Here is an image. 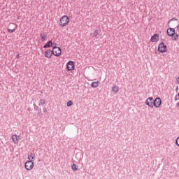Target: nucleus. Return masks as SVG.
<instances>
[{
  "label": "nucleus",
  "mask_w": 179,
  "mask_h": 179,
  "mask_svg": "<svg viewBox=\"0 0 179 179\" xmlns=\"http://www.w3.org/2000/svg\"><path fill=\"white\" fill-rule=\"evenodd\" d=\"M166 34L169 37H171L172 41H177L179 38V34L176 33L174 28H169L166 30Z\"/></svg>",
  "instance_id": "obj_1"
},
{
  "label": "nucleus",
  "mask_w": 179,
  "mask_h": 179,
  "mask_svg": "<svg viewBox=\"0 0 179 179\" xmlns=\"http://www.w3.org/2000/svg\"><path fill=\"white\" fill-rule=\"evenodd\" d=\"M69 18L67 15H64L61 19H60V24L59 25L62 27H66L69 23Z\"/></svg>",
  "instance_id": "obj_2"
},
{
  "label": "nucleus",
  "mask_w": 179,
  "mask_h": 179,
  "mask_svg": "<svg viewBox=\"0 0 179 179\" xmlns=\"http://www.w3.org/2000/svg\"><path fill=\"white\" fill-rule=\"evenodd\" d=\"M157 51L160 53H164L167 52V46L164 42H162L158 45Z\"/></svg>",
  "instance_id": "obj_3"
},
{
  "label": "nucleus",
  "mask_w": 179,
  "mask_h": 179,
  "mask_svg": "<svg viewBox=\"0 0 179 179\" xmlns=\"http://www.w3.org/2000/svg\"><path fill=\"white\" fill-rule=\"evenodd\" d=\"M154 101L155 99L152 96L148 97L145 101V104L148 106L149 108H154Z\"/></svg>",
  "instance_id": "obj_4"
},
{
  "label": "nucleus",
  "mask_w": 179,
  "mask_h": 179,
  "mask_svg": "<svg viewBox=\"0 0 179 179\" xmlns=\"http://www.w3.org/2000/svg\"><path fill=\"white\" fill-rule=\"evenodd\" d=\"M162 103V99L160 97H156L153 101V106L155 108H158Z\"/></svg>",
  "instance_id": "obj_5"
},
{
  "label": "nucleus",
  "mask_w": 179,
  "mask_h": 179,
  "mask_svg": "<svg viewBox=\"0 0 179 179\" xmlns=\"http://www.w3.org/2000/svg\"><path fill=\"white\" fill-rule=\"evenodd\" d=\"M75 69V62L73 60H69L68 63H66V69L69 71H73Z\"/></svg>",
  "instance_id": "obj_6"
},
{
  "label": "nucleus",
  "mask_w": 179,
  "mask_h": 179,
  "mask_svg": "<svg viewBox=\"0 0 179 179\" xmlns=\"http://www.w3.org/2000/svg\"><path fill=\"white\" fill-rule=\"evenodd\" d=\"M34 166V164L32 160H28L25 162V169L28 171L31 170Z\"/></svg>",
  "instance_id": "obj_7"
},
{
  "label": "nucleus",
  "mask_w": 179,
  "mask_h": 179,
  "mask_svg": "<svg viewBox=\"0 0 179 179\" xmlns=\"http://www.w3.org/2000/svg\"><path fill=\"white\" fill-rule=\"evenodd\" d=\"M52 49L55 50L54 55L56 57H59L62 54V49L59 46H53Z\"/></svg>",
  "instance_id": "obj_8"
},
{
  "label": "nucleus",
  "mask_w": 179,
  "mask_h": 179,
  "mask_svg": "<svg viewBox=\"0 0 179 179\" xmlns=\"http://www.w3.org/2000/svg\"><path fill=\"white\" fill-rule=\"evenodd\" d=\"M159 41V35L157 34H155L151 38L150 41L152 43H157Z\"/></svg>",
  "instance_id": "obj_9"
},
{
  "label": "nucleus",
  "mask_w": 179,
  "mask_h": 179,
  "mask_svg": "<svg viewBox=\"0 0 179 179\" xmlns=\"http://www.w3.org/2000/svg\"><path fill=\"white\" fill-rule=\"evenodd\" d=\"M54 45H57L55 43H52V41H49L45 45H44L43 48H50L51 47H54Z\"/></svg>",
  "instance_id": "obj_10"
},
{
  "label": "nucleus",
  "mask_w": 179,
  "mask_h": 179,
  "mask_svg": "<svg viewBox=\"0 0 179 179\" xmlns=\"http://www.w3.org/2000/svg\"><path fill=\"white\" fill-rule=\"evenodd\" d=\"M11 139H13V142H14V143H18L19 139H20V136H17V134H13L11 136Z\"/></svg>",
  "instance_id": "obj_11"
},
{
  "label": "nucleus",
  "mask_w": 179,
  "mask_h": 179,
  "mask_svg": "<svg viewBox=\"0 0 179 179\" xmlns=\"http://www.w3.org/2000/svg\"><path fill=\"white\" fill-rule=\"evenodd\" d=\"M45 57L48 59H50L52 57V53H50V49H48L47 50H45Z\"/></svg>",
  "instance_id": "obj_12"
},
{
  "label": "nucleus",
  "mask_w": 179,
  "mask_h": 179,
  "mask_svg": "<svg viewBox=\"0 0 179 179\" xmlns=\"http://www.w3.org/2000/svg\"><path fill=\"white\" fill-rule=\"evenodd\" d=\"M101 31V30H95L94 31V33H92V34H90V36H92V38H98L97 37V36L99 35V32Z\"/></svg>",
  "instance_id": "obj_13"
},
{
  "label": "nucleus",
  "mask_w": 179,
  "mask_h": 179,
  "mask_svg": "<svg viewBox=\"0 0 179 179\" xmlns=\"http://www.w3.org/2000/svg\"><path fill=\"white\" fill-rule=\"evenodd\" d=\"M28 160L30 161H34L35 160V154H33L32 152H30V154H28Z\"/></svg>",
  "instance_id": "obj_14"
},
{
  "label": "nucleus",
  "mask_w": 179,
  "mask_h": 179,
  "mask_svg": "<svg viewBox=\"0 0 179 179\" xmlns=\"http://www.w3.org/2000/svg\"><path fill=\"white\" fill-rule=\"evenodd\" d=\"M99 83V82L98 80L97 81H94V82L92 83L91 87L92 88L95 89V88L98 87Z\"/></svg>",
  "instance_id": "obj_15"
},
{
  "label": "nucleus",
  "mask_w": 179,
  "mask_h": 179,
  "mask_svg": "<svg viewBox=\"0 0 179 179\" xmlns=\"http://www.w3.org/2000/svg\"><path fill=\"white\" fill-rule=\"evenodd\" d=\"M120 90V88H118V86L115 85L112 87V92H113L115 94L118 93V91Z\"/></svg>",
  "instance_id": "obj_16"
},
{
  "label": "nucleus",
  "mask_w": 179,
  "mask_h": 179,
  "mask_svg": "<svg viewBox=\"0 0 179 179\" xmlns=\"http://www.w3.org/2000/svg\"><path fill=\"white\" fill-rule=\"evenodd\" d=\"M40 37L41 38L42 42H45L47 40V38H46L47 35L45 34H41Z\"/></svg>",
  "instance_id": "obj_17"
},
{
  "label": "nucleus",
  "mask_w": 179,
  "mask_h": 179,
  "mask_svg": "<svg viewBox=\"0 0 179 179\" xmlns=\"http://www.w3.org/2000/svg\"><path fill=\"white\" fill-rule=\"evenodd\" d=\"M46 103L45 99H41L39 102V106H44Z\"/></svg>",
  "instance_id": "obj_18"
},
{
  "label": "nucleus",
  "mask_w": 179,
  "mask_h": 179,
  "mask_svg": "<svg viewBox=\"0 0 179 179\" xmlns=\"http://www.w3.org/2000/svg\"><path fill=\"white\" fill-rule=\"evenodd\" d=\"M71 169H73V171H76L78 169V166L77 164H73L71 165Z\"/></svg>",
  "instance_id": "obj_19"
},
{
  "label": "nucleus",
  "mask_w": 179,
  "mask_h": 179,
  "mask_svg": "<svg viewBox=\"0 0 179 179\" xmlns=\"http://www.w3.org/2000/svg\"><path fill=\"white\" fill-rule=\"evenodd\" d=\"M73 105V102L71 100H69L66 103L67 107H71Z\"/></svg>",
  "instance_id": "obj_20"
},
{
  "label": "nucleus",
  "mask_w": 179,
  "mask_h": 179,
  "mask_svg": "<svg viewBox=\"0 0 179 179\" xmlns=\"http://www.w3.org/2000/svg\"><path fill=\"white\" fill-rule=\"evenodd\" d=\"M34 107L35 111H38L41 110V108L38 106H37L36 103H34Z\"/></svg>",
  "instance_id": "obj_21"
},
{
  "label": "nucleus",
  "mask_w": 179,
  "mask_h": 179,
  "mask_svg": "<svg viewBox=\"0 0 179 179\" xmlns=\"http://www.w3.org/2000/svg\"><path fill=\"white\" fill-rule=\"evenodd\" d=\"M178 20L176 17H173L172 19H171L169 22L168 24H170L171 22L172 21H178Z\"/></svg>",
  "instance_id": "obj_22"
},
{
  "label": "nucleus",
  "mask_w": 179,
  "mask_h": 179,
  "mask_svg": "<svg viewBox=\"0 0 179 179\" xmlns=\"http://www.w3.org/2000/svg\"><path fill=\"white\" fill-rule=\"evenodd\" d=\"M176 145L179 148V137L176 139Z\"/></svg>",
  "instance_id": "obj_23"
},
{
  "label": "nucleus",
  "mask_w": 179,
  "mask_h": 179,
  "mask_svg": "<svg viewBox=\"0 0 179 179\" xmlns=\"http://www.w3.org/2000/svg\"><path fill=\"white\" fill-rule=\"evenodd\" d=\"M15 31H16L15 29H8V31L9 33H13V32H15Z\"/></svg>",
  "instance_id": "obj_24"
},
{
  "label": "nucleus",
  "mask_w": 179,
  "mask_h": 179,
  "mask_svg": "<svg viewBox=\"0 0 179 179\" xmlns=\"http://www.w3.org/2000/svg\"><path fill=\"white\" fill-rule=\"evenodd\" d=\"M50 54H51V57L52 56V55L55 54L54 49H52V50H50Z\"/></svg>",
  "instance_id": "obj_25"
},
{
  "label": "nucleus",
  "mask_w": 179,
  "mask_h": 179,
  "mask_svg": "<svg viewBox=\"0 0 179 179\" xmlns=\"http://www.w3.org/2000/svg\"><path fill=\"white\" fill-rule=\"evenodd\" d=\"M178 94H176V95L175 96V101H177L179 100V98H178Z\"/></svg>",
  "instance_id": "obj_26"
},
{
  "label": "nucleus",
  "mask_w": 179,
  "mask_h": 179,
  "mask_svg": "<svg viewBox=\"0 0 179 179\" xmlns=\"http://www.w3.org/2000/svg\"><path fill=\"white\" fill-rule=\"evenodd\" d=\"M37 112H38V115H41V114L42 113V110H41V108L39 109Z\"/></svg>",
  "instance_id": "obj_27"
},
{
  "label": "nucleus",
  "mask_w": 179,
  "mask_h": 179,
  "mask_svg": "<svg viewBox=\"0 0 179 179\" xmlns=\"http://www.w3.org/2000/svg\"><path fill=\"white\" fill-rule=\"evenodd\" d=\"M179 90V87L178 86H176V89H175V91L176 92H178Z\"/></svg>",
  "instance_id": "obj_28"
},
{
  "label": "nucleus",
  "mask_w": 179,
  "mask_h": 179,
  "mask_svg": "<svg viewBox=\"0 0 179 179\" xmlns=\"http://www.w3.org/2000/svg\"><path fill=\"white\" fill-rule=\"evenodd\" d=\"M176 82H177L178 84H179V76L177 77Z\"/></svg>",
  "instance_id": "obj_29"
},
{
  "label": "nucleus",
  "mask_w": 179,
  "mask_h": 179,
  "mask_svg": "<svg viewBox=\"0 0 179 179\" xmlns=\"http://www.w3.org/2000/svg\"><path fill=\"white\" fill-rule=\"evenodd\" d=\"M43 111H44L45 113H46L47 111H48V110H47V108H43Z\"/></svg>",
  "instance_id": "obj_30"
},
{
  "label": "nucleus",
  "mask_w": 179,
  "mask_h": 179,
  "mask_svg": "<svg viewBox=\"0 0 179 179\" xmlns=\"http://www.w3.org/2000/svg\"><path fill=\"white\" fill-rule=\"evenodd\" d=\"M176 107H177V108H179V101L177 102V103H176Z\"/></svg>",
  "instance_id": "obj_31"
},
{
  "label": "nucleus",
  "mask_w": 179,
  "mask_h": 179,
  "mask_svg": "<svg viewBox=\"0 0 179 179\" xmlns=\"http://www.w3.org/2000/svg\"><path fill=\"white\" fill-rule=\"evenodd\" d=\"M27 110H28V112L31 111V108H28V109H27Z\"/></svg>",
  "instance_id": "obj_32"
},
{
  "label": "nucleus",
  "mask_w": 179,
  "mask_h": 179,
  "mask_svg": "<svg viewBox=\"0 0 179 179\" xmlns=\"http://www.w3.org/2000/svg\"><path fill=\"white\" fill-rule=\"evenodd\" d=\"M176 28H177V30H178V31H179V24H178V25H177Z\"/></svg>",
  "instance_id": "obj_33"
},
{
  "label": "nucleus",
  "mask_w": 179,
  "mask_h": 179,
  "mask_svg": "<svg viewBox=\"0 0 179 179\" xmlns=\"http://www.w3.org/2000/svg\"><path fill=\"white\" fill-rule=\"evenodd\" d=\"M16 57H17V59H19L20 58V55H17Z\"/></svg>",
  "instance_id": "obj_34"
},
{
  "label": "nucleus",
  "mask_w": 179,
  "mask_h": 179,
  "mask_svg": "<svg viewBox=\"0 0 179 179\" xmlns=\"http://www.w3.org/2000/svg\"><path fill=\"white\" fill-rule=\"evenodd\" d=\"M177 95H178V97H179V92L177 94Z\"/></svg>",
  "instance_id": "obj_35"
}]
</instances>
